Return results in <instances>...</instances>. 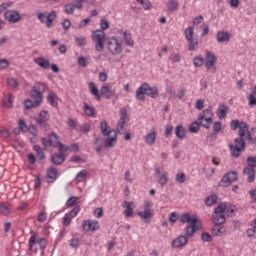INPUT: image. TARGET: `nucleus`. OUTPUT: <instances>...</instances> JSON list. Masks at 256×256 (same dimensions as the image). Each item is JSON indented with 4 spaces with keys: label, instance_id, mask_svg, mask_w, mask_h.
<instances>
[{
    "label": "nucleus",
    "instance_id": "obj_54",
    "mask_svg": "<svg viewBox=\"0 0 256 256\" xmlns=\"http://www.w3.org/2000/svg\"><path fill=\"white\" fill-rule=\"evenodd\" d=\"M205 107V101L203 99H198L195 102V109L201 111Z\"/></svg>",
    "mask_w": 256,
    "mask_h": 256
},
{
    "label": "nucleus",
    "instance_id": "obj_61",
    "mask_svg": "<svg viewBox=\"0 0 256 256\" xmlns=\"http://www.w3.org/2000/svg\"><path fill=\"white\" fill-rule=\"evenodd\" d=\"M140 5L143 7V9L145 10H149L151 9V2H149V0H142L140 2Z\"/></svg>",
    "mask_w": 256,
    "mask_h": 256
},
{
    "label": "nucleus",
    "instance_id": "obj_47",
    "mask_svg": "<svg viewBox=\"0 0 256 256\" xmlns=\"http://www.w3.org/2000/svg\"><path fill=\"white\" fill-rule=\"evenodd\" d=\"M170 61H172V63H180L181 61V54L180 53H171L170 54Z\"/></svg>",
    "mask_w": 256,
    "mask_h": 256
},
{
    "label": "nucleus",
    "instance_id": "obj_10",
    "mask_svg": "<svg viewBox=\"0 0 256 256\" xmlns=\"http://www.w3.org/2000/svg\"><path fill=\"white\" fill-rule=\"evenodd\" d=\"M235 181H239V174L237 171H230L224 174L218 183V187H230L231 183H235Z\"/></svg>",
    "mask_w": 256,
    "mask_h": 256
},
{
    "label": "nucleus",
    "instance_id": "obj_16",
    "mask_svg": "<svg viewBox=\"0 0 256 256\" xmlns=\"http://www.w3.org/2000/svg\"><path fill=\"white\" fill-rule=\"evenodd\" d=\"M127 119V112L124 111L121 114V117L117 123L116 131L119 135H123L125 133V121Z\"/></svg>",
    "mask_w": 256,
    "mask_h": 256
},
{
    "label": "nucleus",
    "instance_id": "obj_24",
    "mask_svg": "<svg viewBox=\"0 0 256 256\" xmlns=\"http://www.w3.org/2000/svg\"><path fill=\"white\" fill-rule=\"evenodd\" d=\"M227 231V228L225 226H221V224H215L212 228V233L215 235V237H223Z\"/></svg>",
    "mask_w": 256,
    "mask_h": 256
},
{
    "label": "nucleus",
    "instance_id": "obj_37",
    "mask_svg": "<svg viewBox=\"0 0 256 256\" xmlns=\"http://www.w3.org/2000/svg\"><path fill=\"white\" fill-rule=\"evenodd\" d=\"M188 41V50L190 51H195V49H197V47L199 46V40L192 38L191 40H187Z\"/></svg>",
    "mask_w": 256,
    "mask_h": 256
},
{
    "label": "nucleus",
    "instance_id": "obj_45",
    "mask_svg": "<svg viewBox=\"0 0 256 256\" xmlns=\"http://www.w3.org/2000/svg\"><path fill=\"white\" fill-rule=\"evenodd\" d=\"M64 9H65V13H67V15H73V13H75V4H73V3L66 4L64 6Z\"/></svg>",
    "mask_w": 256,
    "mask_h": 256
},
{
    "label": "nucleus",
    "instance_id": "obj_28",
    "mask_svg": "<svg viewBox=\"0 0 256 256\" xmlns=\"http://www.w3.org/2000/svg\"><path fill=\"white\" fill-rule=\"evenodd\" d=\"M55 19H57V13L55 11L49 12L45 22L47 29H51V27H53V21H55Z\"/></svg>",
    "mask_w": 256,
    "mask_h": 256
},
{
    "label": "nucleus",
    "instance_id": "obj_12",
    "mask_svg": "<svg viewBox=\"0 0 256 256\" xmlns=\"http://www.w3.org/2000/svg\"><path fill=\"white\" fill-rule=\"evenodd\" d=\"M49 119H50L49 112H47L46 110H42L40 111L38 117L35 118L36 125H38L40 129H44V131H48Z\"/></svg>",
    "mask_w": 256,
    "mask_h": 256
},
{
    "label": "nucleus",
    "instance_id": "obj_46",
    "mask_svg": "<svg viewBox=\"0 0 256 256\" xmlns=\"http://www.w3.org/2000/svg\"><path fill=\"white\" fill-rule=\"evenodd\" d=\"M124 41L129 47H133V45H135V42L131 39V33L124 32Z\"/></svg>",
    "mask_w": 256,
    "mask_h": 256
},
{
    "label": "nucleus",
    "instance_id": "obj_51",
    "mask_svg": "<svg viewBox=\"0 0 256 256\" xmlns=\"http://www.w3.org/2000/svg\"><path fill=\"white\" fill-rule=\"evenodd\" d=\"M91 131V124L89 123H84L80 126V133H89Z\"/></svg>",
    "mask_w": 256,
    "mask_h": 256
},
{
    "label": "nucleus",
    "instance_id": "obj_32",
    "mask_svg": "<svg viewBox=\"0 0 256 256\" xmlns=\"http://www.w3.org/2000/svg\"><path fill=\"white\" fill-rule=\"evenodd\" d=\"M200 129H201V124L199 123L198 120L192 122L189 126L190 133H199Z\"/></svg>",
    "mask_w": 256,
    "mask_h": 256
},
{
    "label": "nucleus",
    "instance_id": "obj_2",
    "mask_svg": "<svg viewBox=\"0 0 256 256\" xmlns=\"http://www.w3.org/2000/svg\"><path fill=\"white\" fill-rule=\"evenodd\" d=\"M179 221L180 223H188V225H186L184 228V233H186L188 237H193V235H195V233L201 229V221H199V218L187 212L183 213L179 217Z\"/></svg>",
    "mask_w": 256,
    "mask_h": 256
},
{
    "label": "nucleus",
    "instance_id": "obj_7",
    "mask_svg": "<svg viewBox=\"0 0 256 256\" xmlns=\"http://www.w3.org/2000/svg\"><path fill=\"white\" fill-rule=\"evenodd\" d=\"M45 93V84L36 82L33 89L30 92L32 99H34L36 105H41L43 102V94Z\"/></svg>",
    "mask_w": 256,
    "mask_h": 256
},
{
    "label": "nucleus",
    "instance_id": "obj_17",
    "mask_svg": "<svg viewBox=\"0 0 256 256\" xmlns=\"http://www.w3.org/2000/svg\"><path fill=\"white\" fill-rule=\"evenodd\" d=\"M83 228L87 231H97L99 229V221L97 220H85Z\"/></svg>",
    "mask_w": 256,
    "mask_h": 256
},
{
    "label": "nucleus",
    "instance_id": "obj_30",
    "mask_svg": "<svg viewBox=\"0 0 256 256\" xmlns=\"http://www.w3.org/2000/svg\"><path fill=\"white\" fill-rule=\"evenodd\" d=\"M83 111L85 115H87V117H95V107L85 103L83 107Z\"/></svg>",
    "mask_w": 256,
    "mask_h": 256
},
{
    "label": "nucleus",
    "instance_id": "obj_56",
    "mask_svg": "<svg viewBox=\"0 0 256 256\" xmlns=\"http://www.w3.org/2000/svg\"><path fill=\"white\" fill-rule=\"evenodd\" d=\"M91 22V18L87 17L84 20L80 21L78 27L79 29H83L84 27H87V25H89V23Z\"/></svg>",
    "mask_w": 256,
    "mask_h": 256
},
{
    "label": "nucleus",
    "instance_id": "obj_5",
    "mask_svg": "<svg viewBox=\"0 0 256 256\" xmlns=\"http://www.w3.org/2000/svg\"><path fill=\"white\" fill-rule=\"evenodd\" d=\"M225 211H227L226 203H222L215 208L214 213L212 215V221L214 225H223V223L227 221V217H225L224 214Z\"/></svg>",
    "mask_w": 256,
    "mask_h": 256
},
{
    "label": "nucleus",
    "instance_id": "obj_34",
    "mask_svg": "<svg viewBox=\"0 0 256 256\" xmlns=\"http://www.w3.org/2000/svg\"><path fill=\"white\" fill-rule=\"evenodd\" d=\"M169 181V177L167 172H163L159 178H158V183L159 185H161L162 187H165V185H167V182Z\"/></svg>",
    "mask_w": 256,
    "mask_h": 256
},
{
    "label": "nucleus",
    "instance_id": "obj_20",
    "mask_svg": "<svg viewBox=\"0 0 256 256\" xmlns=\"http://www.w3.org/2000/svg\"><path fill=\"white\" fill-rule=\"evenodd\" d=\"M216 39L219 43H229L231 35L227 31H218L216 34Z\"/></svg>",
    "mask_w": 256,
    "mask_h": 256
},
{
    "label": "nucleus",
    "instance_id": "obj_9",
    "mask_svg": "<svg viewBox=\"0 0 256 256\" xmlns=\"http://www.w3.org/2000/svg\"><path fill=\"white\" fill-rule=\"evenodd\" d=\"M107 49L112 55L123 53V44L117 37H111L107 40Z\"/></svg>",
    "mask_w": 256,
    "mask_h": 256
},
{
    "label": "nucleus",
    "instance_id": "obj_19",
    "mask_svg": "<svg viewBox=\"0 0 256 256\" xmlns=\"http://www.w3.org/2000/svg\"><path fill=\"white\" fill-rule=\"evenodd\" d=\"M122 207H125L124 215L125 217H133V209H135V203L124 201Z\"/></svg>",
    "mask_w": 256,
    "mask_h": 256
},
{
    "label": "nucleus",
    "instance_id": "obj_36",
    "mask_svg": "<svg viewBox=\"0 0 256 256\" xmlns=\"http://www.w3.org/2000/svg\"><path fill=\"white\" fill-rule=\"evenodd\" d=\"M34 151H36V157L40 159V161H43L45 159V152L41 149V146L39 145H34L33 147Z\"/></svg>",
    "mask_w": 256,
    "mask_h": 256
},
{
    "label": "nucleus",
    "instance_id": "obj_21",
    "mask_svg": "<svg viewBox=\"0 0 256 256\" xmlns=\"http://www.w3.org/2000/svg\"><path fill=\"white\" fill-rule=\"evenodd\" d=\"M227 113H229V106L225 104H220L216 111V115L220 119H225L227 117Z\"/></svg>",
    "mask_w": 256,
    "mask_h": 256
},
{
    "label": "nucleus",
    "instance_id": "obj_44",
    "mask_svg": "<svg viewBox=\"0 0 256 256\" xmlns=\"http://www.w3.org/2000/svg\"><path fill=\"white\" fill-rule=\"evenodd\" d=\"M47 177L55 181L57 179V169L55 167L50 168L47 172Z\"/></svg>",
    "mask_w": 256,
    "mask_h": 256
},
{
    "label": "nucleus",
    "instance_id": "obj_26",
    "mask_svg": "<svg viewBox=\"0 0 256 256\" xmlns=\"http://www.w3.org/2000/svg\"><path fill=\"white\" fill-rule=\"evenodd\" d=\"M51 161L54 165H63L65 163V155L54 153L51 155Z\"/></svg>",
    "mask_w": 256,
    "mask_h": 256
},
{
    "label": "nucleus",
    "instance_id": "obj_14",
    "mask_svg": "<svg viewBox=\"0 0 256 256\" xmlns=\"http://www.w3.org/2000/svg\"><path fill=\"white\" fill-rule=\"evenodd\" d=\"M193 236H187V233L185 232V235L181 234L176 239L172 241V247L174 249H183V247H187V243H189V239H191Z\"/></svg>",
    "mask_w": 256,
    "mask_h": 256
},
{
    "label": "nucleus",
    "instance_id": "obj_23",
    "mask_svg": "<svg viewBox=\"0 0 256 256\" xmlns=\"http://www.w3.org/2000/svg\"><path fill=\"white\" fill-rule=\"evenodd\" d=\"M33 61L42 69H49V67H51V62L43 57L34 58Z\"/></svg>",
    "mask_w": 256,
    "mask_h": 256
},
{
    "label": "nucleus",
    "instance_id": "obj_35",
    "mask_svg": "<svg viewBox=\"0 0 256 256\" xmlns=\"http://www.w3.org/2000/svg\"><path fill=\"white\" fill-rule=\"evenodd\" d=\"M184 35L186 41H191L193 38V35H195V31L193 30V27H188L184 30Z\"/></svg>",
    "mask_w": 256,
    "mask_h": 256
},
{
    "label": "nucleus",
    "instance_id": "obj_3",
    "mask_svg": "<svg viewBox=\"0 0 256 256\" xmlns=\"http://www.w3.org/2000/svg\"><path fill=\"white\" fill-rule=\"evenodd\" d=\"M145 95H148L152 99H157L159 97V90L157 87H151L148 83H143L136 90V99L138 101H145Z\"/></svg>",
    "mask_w": 256,
    "mask_h": 256
},
{
    "label": "nucleus",
    "instance_id": "obj_31",
    "mask_svg": "<svg viewBox=\"0 0 256 256\" xmlns=\"http://www.w3.org/2000/svg\"><path fill=\"white\" fill-rule=\"evenodd\" d=\"M218 199L219 198L217 197V195L213 194L205 199V204L207 205V207H213V205L217 203Z\"/></svg>",
    "mask_w": 256,
    "mask_h": 256
},
{
    "label": "nucleus",
    "instance_id": "obj_59",
    "mask_svg": "<svg viewBox=\"0 0 256 256\" xmlns=\"http://www.w3.org/2000/svg\"><path fill=\"white\" fill-rule=\"evenodd\" d=\"M253 228H250L247 230V235L248 237H253L254 239H256V226H252Z\"/></svg>",
    "mask_w": 256,
    "mask_h": 256
},
{
    "label": "nucleus",
    "instance_id": "obj_15",
    "mask_svg": "<svg viewBox=\"0 0 256 256\" xmlns=\"http://www.w3.org/2000/svg\"><path fill=\"white\" fill-rule=\"evenodd\" d=\"M4 18L9 21V23H19L21 21V14L17 10H7L4 13Z\"/></svg>",
    "mask_w": 256,
    "mask_h": 256
},
{
    "label": "nucleus",
    "instance_id": "obj_53",
    "mask_svg": "<svg viewBox=\"0 0 256 256\" xmlns=\"http://www.w3.org/2000/svg\"><path fill=\"white\" fill-rule=\"evenodd\" d=\"M100 27H101L100 31H105V30L109 29V21L105 18H102L100 20Z\"/></svg>",
    "mask_w": 256,
    "mask_h": 256
},
{
    "label": "nucleus",
    "instance_id": "obj_50",
    "mask_svg": "<svg viewBox=\"0 0 256 256\" xmlns=\"http://www.w3.org/2000/svg\"><path fill=\"white\" fill-rule=\"evenodd\" d=\"M48 15H49V12H44V13L38 12L37 13V19H39L41 23H46Z\"/></svg>",
    "mask_w": 256,
    "mask_h": 256
},
{
    "label": "nucleus",
    "instance_id": "obj_39",
    "mask_svg": "<svg viewBox=\"0 0 256 256\" xmlns=\"http://www.w3.org/2000/svg\"><path fill=\"white\" fill-rule=\"evenodd\" d=\"M49 141H50V145L51 147H57V142H59V137L57 136V133L55 132H52L50 135H49Z\"/></svg>",
    "mask_w": 256,
    "mask_h": 256
},
{
    "label": "nucleus",
    "instance_id": "obj_1",
    "mask_svg": "<svg viewBox=\"0 0 256 256\" xmlns=\"http://www.w3.org/2000/svg\"><path fill=\"white\" fill-rule=\"evenodd\" d=\"M230 129H232V131H237V129H239L238 138H235L234 140L235 145L229 144L232 157L237 159L238 157H241L240 152L245 151V142L248 141V143H251V141H253V136L249 131V125L245 121L239 122V120H232L230 122Z\"/></svg>",
    "mask_w": 256,
    "mask_h": 256
},
{
    "label": "nucleus",
    "instance_id": "obj_4",
    "mask_svg": "<svg viewBox=\"0 0 256 256\" xmlns=\"http://www.w3.org/2000/svg\"><path fill=\"white\" fill-rule=\"evenodd\" d=\"M89 91L93 97H95L96 101H101V95L104 97V99H111V96L114 94L111 89H109V86L103 85L100 88V93H99V88L93 83L90 82L88 84Z\"/></svg>",
    "mask_w": 256,
    "mask_h": 256
},
{
    "label": "nucleus",
    "instance_id": "obj_29",
    "mask_svg": "<svg viewBox=\"0 0 256 256\" xmlns=\"http://www.w3.org/2000/svg\"><path fill=\"white\" fill-rule=\"evenodd\" d=\"M166 8L170 13H173V11H177V9H179V2L170 0L166 3Z\"/></svg>",
    "mask_w": 256,
    "mask_h": 256
},
{
    "label": "nucleus",
    "instance_id": "obj_60",
    "mask_svg": "<svg viewBox=\"0 0 256 256\" xmlns=\"http://www.w3.org/2000/svg\"><path fill=\"white\" fill-rule=\"evenodd\" d=\"M176 181L177 183H185V173H177Z\"/></svg>",
    "mask_w": 256,
    "mask_h": 256
},
{
    "label": "nucleus",
    "instance_id": "obj_55",
    "mask_svg": "<svg viewBox=\"0 0 256 256\" xmlns=\"http://www.w3.org/2000/svg\"><path fill=\"white\" fill-rule=\"evenodd\" d=\"M78 65L79 67H87V65H89V62H87V58H85L84 56H80L78 58Z\"/></svg>",
    "mask_w": 256,
    "mask_h": 256
},
{
    "label": "nucleus",
    "instance_id": "obj_6",
    "mask_svg": "<svg viewBox=\"0 0 256 256\" xmlns=\"http://www.w3.org/2000/svg\"><path fill=\"white\" fill-rule=\"evenodd\" d=\"M213 115V111L205 109L198 115L196 121H198L204 129H211V125L213 124Z\"/></svg>",
    "mask_w": 256,
    "mask_h": 256
},
{
    "label": "nucleus",
    "instance_id": "obj_41",
    "mask_svg": "<svg viewBox=\"0 0 256 256\" xmlns=\"http://www.w3.org/2000/svg\"><path fill=\"white\" fill-rule=\"evenodd\" d=\"M7 85L10 89H17L19 87V81L15 78H8Z\"/></svg>",
    "mask_w": 256,
    "mask_h": 256
},
{
    "label": "nucleus",
    "instance_id": "obj_38",
    "mask_svg": "<svg viewBox=\"0 0 256 256\" xmlns=\"http://www.w3.org/2000/svg\"><path fill=\"white\" fill-rule=\"evenodd\" d=\"M203 63H205V58H203V56L199 55L194 57L193 59L194 67H203Z\"/></svg>",
    "mask_w": 256,
    "mask_h": 256
},
{
    "label": "nucleus",
    "instance_id": "obj_11",
    "mask_svg": "<svg viewBox=\"0 0 256 256\" xmlns=\"http://www.w3.org/2000/svg\"><path fill=\"white\" fill-rule=\"evenodd\" d=\"M153 206V203H151L150 201H146L144 203L143 209L144 211L142 212H138V216L140 217V219H142V221H144V223H151V219H153V209H151V207Z\"/></svg>",
    "mask_w": 256,
    "mask_h": 256
},
{
    "label": "nucleus",
    "instance_id": "obj_58",
    "mask_svg": "<svg viewBox=\"0 0 256 256\" xmlns=\"http://www.w3.org/2000/svg\"><path fill=\"white\" fill-rule=\"evenodd\" d=\"M70 247H72V249H77L79 247V238H72L70 240Z\"/></svg>",
    "mask_w": 256,
    "mask_h": 256
},
{
    "label": "nucleus",
    "instance_id": "obj_57",
    "mask_svg": "<svg viewBox=\"0 0 256 256\" xmlns=\"http://www.w3.org/2000/svg\"><path fill=\"white\" fill-rule=\"evenodd\" d=\"M66 123H67L69 129H71V130L76 129V127H77V122L73 118H69Z\"/></svg>",
    "mask_w": 256,
    "mask_h": 256
},
{
    "label": "nucleus",
    "instance_id": "obj_8",
    "mask_svg": "<svg viewBox=\"0 0 256 256\" xmlns=\"http://www.w3.org/2000/svg\"><path fill=\"white\" fill-rule=\"evenodd\" d=\"M92 41L95 42L96 51L100 52L105 49V31L103 30H95L92 35Z\"/></svg>",
    "mask_w": 256,
    "mask_h": 256
},
{
    "label": "nucleus",
    "instance_id": "obj_42",
    "mask_svg": "<svg viewBox=\"0 0 256 256\" xmlns=\"http://www.w3.org/2000/svg\"><path fill=\"white\" fill-rule=\"evenodd\" d=\"M247 167L251 169H255L256 167V156H249L246 159Z\"/></svg>",
    "mask_w": 256,
    "mask_h": 256
},
{
    "label": "nucleus",
    "instance_id": "obj_52",
    "mask_svg": "<svg viewBox=\"0 0 256 256\" xmlns=\"http://www.w3.org/2000/svg\"><path fill=\"white\" fill-rule=\"evenodd\" d=\"M75 43L78 47H84V45L87 43V41H86L85 37H76Z\"/></svg>",
    "mask_w": 256,
    "mask_h": 256
},
{
    "label": "nucleus",
    "instance_id": "obj_33",
    "mask_svg": "<svg viewBox=\"0 0 256 256\" xmlns=\"http://www.w3.org/2000/svg\"><path fill=\"white\" fill-rule=\"evenodd\" d=\"M175 135L178 139H183L185 137V128H183V125L176 126Z\"/></svg>",
    "mask_w": 256,
    "mask_h": 256
},
{
    "label": "nucleus",
    "instance_id": "obj_64",
    "mask_svg": "<svg viewBox=\"0 0 256 256\" xmlns=\"http://www.w3.org/2000/svg\"><path fill=\"white\" fill-rule=\"evenodd\" d=\"M94 215H95L97 218L103 217V208H101V207L96 208V209L94 210Z\"/></svg>",
    "mask_w": 256,
    "mask_h": 256
},
{
    "label": "nucleus",
    "instance_id": "obj_18",
    "mask_svg": "<svg viewBox=\"0 0 256 256\" xmlns=\"http://www.w3.org/2000/svg\"><path fill=\"white\" fill-rule=\"evenodd\" d=\"M116 142H117V131L114 130V132H112V134L107 136L103 145H104V147H115Z\"/></svg>",
    "mask_w": 256,
    "mask_h": 256
},
{
    "label": "nucleus",
    "instance_id": "obj_40",
    "mask_svg": "<svg viewBox=\"0 0 256 256\" xmlns=\"http://www.w3.org/2000/svg\"><path fill=\"white\" fill-rule=\"evenodd\" d=\"M30 234L31 237L29 239V249L31 251L35 246V243H37V233H35V231H31Z\"/></svg>",
    "mask_w": 256,
    "mask_h": 256
},
{
    "label": "nucleus",
    "instance_id": "obj_49",
    "mask_svg": "<svg viewBox=\"0 0 256 256\" xmlns=\"http://www.w3.org/2000/svg\"><path fill=\"white\" fill-rule=\"evenodd\" d=\"M55 148H57L59 150V153H65L67 151H69V148L67 146H65L63 143L57 142L56 146H54Z\"/></svg>",
    "mask_w": 256,
    "mask_h": 256
},
{
    "label": "nucleus",
    "instance_id": "obj_63",
    "mask_svg": "<svg viewBox=\"0 0 256 256\" xmlns=\"http://www.w3.org/2000/svg\"><path fill=\"white\" fill-rule=\"evenodd\" d=\"M248 101H249V106L250 107H255L256 106V97L253 95L248 96Z\"/></svg>",
    "mask_w": 256,
    "mask_h": 256
},
{
    "label": "nucleus",
    "instance_id": "obj_48",
    "mask_svg": "<svg viewBox=\"0 0 256 256\" xmlns=\"http://www.w3.org/2000/svg\"><path fill=\"white\" fill-rule=\"evenodd\" d=\"M201 239L204 241V243H211V241H213V237H211V234L207 232H203L201 234Z\"/></svg>",
    "mask_w": 256,
    "mask_h": 256
},
{
    "label": "nucleus",
    "instance_id": "obj_27",
    "mask_svg": "<svg viewBox=\"0 0 256 256\" xmlns=\"http://www.w3.org/2000/svg\"><path fill=\"white\" fill-rule=\"evenodd\" d=\"M243 174L248 176L247 178L248 183L255 182V168L245 167L243 169Z\"/></svg>",
    "mask_w": 256,
    "mask_h": 256
},
{
    "label": "nucleus",
    "instance_id": "obj_22",
    "mask_svg": "<svg viewBox=\"0 0 256 256\" xmlns=\"http://www.w3.org/2000/svg\"><path fill=\"white\" fill-rule=\"evenodd\" d=\"M155 141H157V130L152 128V131L145 136V142L147 145H155Z\"/></svg>",
    "mask_w": 256,
    "mask_h": 256
},
{
    "label": "nucleus",
    "instance_id": "obj_43",
    "mask_svg": "<svg viewBox=\"0 0 256 256\" xmlns=\"http://www.w3.org/2000/svg\"><path fill=\"white\" fill-rule=\"evenodd\" d=\"M86 177H87V170H82L77 173L76 181H78V183H83V181H85Z\"/></svg>",
    "mask_w": 256,
    "mask_h": 256
},
{
    "label": "nucleus",
    "instance_id": "obj_25",
    "mask_svg": "<svg viewBox=\"0 0 256 256\" xmlns=\"http://www.w3.org/2000/svg\"><path fill=\"white\" fill-rule=\"evenodd\" d=\"M100 130L101 134L104 137H109V135H113V133H115V130H109V125L107 124V121H103L100 123Z\"/></svg>",
    "mask_w": 256,
    "mask_h": 256
},
{
    "label": "nucleus",
    "instance_id": "obj_13",
    "mask_svg": "<svg viewBox=\"0 0 256 256\" xmlns=\"http://www.w3.org/2000/svg\"><path fill=\"white\" fill-rule=\"evenodd\" d=\"M204 63L207 71H210V69H214V73L217 71V68L215 67V63H217V56H215L213 52L209 50L205 51Z\"/></svg>",
    "mask_w": 256,
    "mask_h": 256
},
{
    "label": "nucleus",
    "instance_id": "obj_62",
    "mask_svg": "<svg viewBox=\"0 0 256 256\" xmlns=\"http://www.w3.org/2000/svg\"><path fill=\"white\" fill-rule=\"evenodd\" d=\"M9 67V60L0 59V70L7 69Z\"/></svg>",
    "mask_w": 256,
    "mask_h": 256
}]
</instances>
